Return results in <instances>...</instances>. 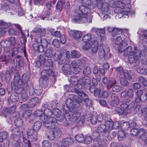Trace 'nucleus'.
<instances>
[{"label":"nucleus","instance_id":"nucleus-49","mask_svg":"<svg viewBox=\"0 0 147 147\" xmlns=\"http://www.w3.org/2000/svg\"><path fill=\"white\" fill-rule=\"evenodd\" d=\"M97 116V121L99 122H102L103 119L105 118H108L109 117V116L108 115L104 114L103 116L102 115V114H100L99 115Z\"/></svg>","mask_w":147,"mask_h":147},{"label":"nucleus","instance_id":"nucleus-46","mask_svg":"<svg viewBox=\"0 0 147 147\" xmlns=\"http://www.w3.org/2000/svg\"><path fill=\"white\" fill-rule=\"evenodd\" d=\"M43 65L45 67H49L50 69L52 68L53 65L52 60L51 59H47Z\"/></svg>","mask_w":147,"mask_h":147},{"label":"nucleus","instance_id":"nucleus-33","mask_svg":"<svg viewBox=\"0 0 147 147\" xmlns=\"http://www.w3.org/2000/svg\"><path fill=\"white\" fill-rule=\"evenodd\" d=\"M54 53V50L50 47L45 51L44 55L47 58H50L53 56Z\"/></svg>","mask_w":147,"mask_h":147},{"label":"nucleus","instance_id":"nucleus-52","mask_svg":"<svg viewBox=\"0 0 147 147\" xmlns=\"http://www.w3.org/2000/svg\"><path fill=\"white\" fill-rule=\"evenodd\" d=\"M53 129L52 130L54 132V133L55 134V136H59L61 134V131L60 129L58 127H55V126L53 127Z\"/></svg>","mask_w":147,"mask_h":147},{"label":"nucleus","instance_id":"nucleus-18","mask_svg":"<svg viewBox=\"0 0 147 147\" xmlns=\"http://www.w3.org/2000/svg\"><path fill=\"white\" fill-rule=\"evenodd\" d=\"M134 95V93L133 90L129 89L123 91L121 94V96L122 98H125L127 97L128 98L125 100V102H129L131 100L130 98H132Z\"/></svg>","mask_w":147,"mask_h":147},{"label":"nucleus","instance_id":"nucleus-14","mask_svg":"<svg viewBox=\"0 0 147 147\" xmlns=\"http://www.w3.org/2000/svg\"><path fill=\"white\" fill-rule=\"evenodd\" d=\"M76 93L78 95L79 98L81 100V101L82 100H83L86 106H90L92 105V100L88 98V96L85 92L82 90L79 89H76Z\"/></svg>","mask_w":147,"mask_h":147},{"label":"nucleus","instance_id":"nucleus-2","mask_svg":"<svg viewBox=\"0 0 147 147\" xmlns=\"http://www.w3.org/2000/svg\"><path fill=\"white\" fill-rule=\"evenodd\" d=\"M18 75L15 76L14 81L11 83V87L13 90H20L26 92L29 88V86L26 83L29 80V77L28 76L24 75L22 79L24 82L22 81Z\"/></svg>","mask_w":147,"mask_h":147},{"label":"nucleus","instance_id":"nucleus-59","mask_svg":"<svg viewBox=\"0 0 147 147\" xmlns=\"http://www.w3.org/2000/svg\"><path fill=\"white\" fill-rule=\"evenodd\" d=\"M45 56L44 55L41 54L39 56V60L43 65H44L46 61Z\"/></svg>","mask_w":147,"mask_h":147},{"label":"nucleus","instance_id":"nucleus-3","mask_svg":"<svg viewBox=\"0 0 147 147\" xmlns=\"http://www.w3.org/2000/svg\"><path fill=\"white\" fill-rule=\"evenodd\" d=\"M71 81L74 85V91L75 93L76 89L82 90V89L84 87L87 89L90 90L91 87V79L88 76L83 77L79 80L76 77L72 76L71 78Z\"/></svg>","mask_w":147,"mask_h":147},{"label":"nucleus","instance_id":"nucleus-19","mask_svg":"<svg viewBox=\"0 0 147 147\" xmlns=\"http://www.w3.org/2000/svg\"><path fill=\"white\" fill-rule=\"evenodd\" d=\"M12 63L13 65L14 66V67L12 68V71L13 70H15V67H17L18 68H20L23 65V61L22 57L20 55H17L13 60Z\"/></svg>","mask_w":147,"mask_h":147},{"label":"nucleus","instance_id":"nucleus-44","mask_svg":"<svg viewBox=\"0 0 147 147\" xmlns=\"http://www.w3.org/2000/svg\"><path fill=\"white\" fill-rule=\"evenodd\" d=\"M91 73V69L88 66H85L84 67L83 70V74L85 76L90 75Z\"/></svg>","mask_w":147,"mask_h":147},{"label":"nucleus","instance_id":"nucleus-63","mask_svg":"<svg viewBox=\"0 0 147 147\" xmlns=\"http://www.w3.org/2000/svg\"><path fill=\"white\" fill-rule=\"evenodd\" d=\"M42 109L41 110H37L34 112V115L37 117H40V119L41 120V117L43 116V113L42 111Z\"/></svg>","mask_w":147,"mask_h":147},{"label":"nucleus","instance_id":"nucleus-48","mask_svg":"<svg viewBox=\"0 0 147 147\" xmlns=\"http://www.w3.org/2000/svg\"><path fill=\"white\" fill-rule=\"evenodd\" d=\"M39 102V100L37 97H34L32 98L30 102V105H31V107H32L34 106L36 104Z\"/></svg>","mask_w":147,"mask_h":147},{"label":"nucleus","instance_id":"nucleus-28","mask_svg":"<svg viewBox=\"0 0 147 147\" xmlns=\"http://www.w3.org/2000/svg\"><path fill=\"white\" fill-rule=\"evenodd\" d=\"M39 43H36L33 45V47L34 49L36 51L40 53L42 52L45 48V47L42 46L41 45L38 44Z\"/></svg>","mask_w":147,"mask_h":147},{"label":"nucleus","instance_id":"nucleus-54","mask_svg":"<svg viewBox=\"0 0 147 147\" xmlns=\"http://www.w3.org/2000/svg\"><path fill=\"white\" fill-rule=\"evenodd\" d=\"M71 56L73 58H77L80 57V54L78 52L73 50L71 52Z\"/></svg>","mask_w":147,"mask_h":147},{"label":"nucleus","instance_id":"nucleus-62","mask_svg":"<svg viewBox=\"0 0 147 147\" xmlns=\"http://www.w3.org/2000/svg\"><path fill=\"white\" fill-rule=\"evenodd\" d=\"M9 40H3L1 41L0 45L1 47L5 48L7 46H9Z\"/></svg>","mask_w":147,"mask_h":147},{"label":"nucleus","instance_id":"nucleus-8","mask_svg":"<svg viewBox=\"0 0 147 147\" xmlns=\"http://www.w3.org/2000/svg\"><path fill=\"white\" fill-rule=\"evenodd\" d=\"M41 77L39 80L40 83L43 87H46L48 84L47 80L49 76H55L57 74V72L54 70L49 69H44L41 72Z\"/></svg>","mask_w":147,"mask_h":147},{"label":"nucleus","instance_id":"nucleus-60","mask_svg":"<svg viewBox=\"0 0 147 147\" xmlns=\"http://www.w3.org/2000/svg\"><path fill=\"white\" fill-rule=\"evenodd\" d=\"M56 136L55 134L54 133V132L51 130L49 132V135L48 136V138L49 140H53L55 139Z\"/></svg>","mask_w":147,"mask_h":147},{"label":"nucleus","instance_id":"nucleus-1","mask_svg":"<svg viewBox=\"0 0 147 147\" xmlns=\"http://www.w3.org/2000/svg\"><path fill=\"white\" fill-rule=\"evenodd\" d=\"M93 2L90 0H84L82 5L78 8L75 10L74 20L80 23L87 22L89 20V23L92 21V16L87 15L90 14L91 9L94 8L96 6L99 9H101L102 13L108 14L111 12L109 5L107 2H103V0H93Z\"/></svg>","mask_w":147,"mask_h":147},{"label":"nucleus","instance_id":"nucleus-53","mask_svg":"<svg viewBox=\"0 0 147 147\" xmlns=\"http://www.w3.org/2000/svg\"><path fill=\"white\" fill-rule=\"evenodd\" d=\"M61 110V111H62L64 114L63 116L65 120L67 121H69L70 119V115L68 113L69 111V112H65V111L63 110V108H62Z\"/></svg>","mask_w":147,"mask_h":147},{"label":"nucleus","instance_id":"nucleus-9","mask_svg":"<svg viewBox=\"0 0 147 147\" xmlns=\"http://www.w3.org/2000/svg\"><path fill=\"white\" fill-rule=\"evenodd\" d=\"M113 3L114 4L112 5V7H115V12L117 13V16L118 15L123 17L124 15H128L130 11L129 9L128 11L127 10V8H124L125 5L124 3L120 1H113Z\"/></svg>","mask_w":147,"mask_h":147},{"label":"nucleus","instance_id":"nucleus-64","mask_svg":"<svg viewBox=\"0 0 147 147\" xmlns=\"http://www.w3.org/2000/svg\"><path fill=\"white\" fill-rule=\"evenodd\" d=\"M138 80L143 83V85L145 86H147V80L141 76L139 78Z\"/></svg>","mask_w":147,"mask_h":147},{"label":"nucleus","instance_id":"nucleus-29","mask_svg":"<svg viewBox=\"0 0 147 147\" xmlns=\"http://www.w3.org/2000/svg\"><path fill=\"white\" fill-rule=\"evenodd\" d=\"M61 143L63 145L66 146H69L73 143V139L71 138H63Z\"/></svg>","mask_w":147,"mask_h":147},{"label":"nucleus","instance_id":"nucleus-16","mask_svg":"<svg viewBox=\"0 0 147 147\" xmlns=\"http://www.w3.org/2000/svg\"><path fill=\"white\" fill-rule=\"evenodd\" d=\"M18 49L17 48H13V51L11 53H9L8 55L9 58L11 59H12L14 55H17L19 52H23L24 54L26 53V47L25 44L23 46L18 45Z\"/></svg>","mask_w":147,"mask_h":147},{"label":"nucleus","instance_id":"nucleus-40","mask_svg":"<svg viewBox=\"0 0 147 147\" xmlns=\"http://www.w3.org/2000/svg\"><path fill=\"white\" fill-rule=\"evenodd\" d=\"M53 111L49 109L46 108L44 109L43 116H45V117H53Z\"/></svg>","mask_w":147,"mask_h":147},{"label":"nucleus","instance_id":"nucleus-41","mask_svg":"<svg viewBox=\"0 0 147 147\" xmlns=\"http://www.w3.org/2000/svg\"><path fill=\"white\" fill-rule=\"evenodd\" d=\"M11 25L10 23L6 22L3 20H0V28L5 29L9 28Z\"/></svg>","mask_w":147,"mask_h":147},{"label":"nucleus","instance_id":"nucleus-34","mask_svg":"<svg viewBox=\"0 0 147 147\" xmlns=\"http://www.w3.org/2000/svg\"><path fill=\"white\" fill-rule=\"evenodd\" d=\"M122 105H123V103L121 105L120 108L116 107L115 108V113L120 115H127V113L125 112V108H122Z\"/></svg>","mask_w":147,"mask_h":147},{"label":"nucleus","instance_id":"nucleus-22","mask_svg":"<svg viewBox=\"0 0 147 147\" xmlns=\"http://www.w3.org/2000/svg\"><path fill=\"white\" fill-rule=\"evenodd\" d=\"M116 71L117 76L119 78H121L125 77L127 78H129V74L127 70H124L121 67H119L117 68L116 69Z\"/></svg>","mask_w":147,"mask_h":147},{"label":"nucleus","instance_id":"nucleus-24","mask_svg":"<svg viewBox=\"0 0 147 147\" xmlns=\"http://www.w3.org/2000/svg\"><path fill=\"white\" fill-rule=\"evenodd\" d=\"M69 34L70 36L73 37L78 42H80V38L82 36L81 32L76 30H71L70 31Z\"/></svg>","mask_w":147,"mask_h":147},{"label":"nucleus","instance_id":"nucleus-61","mask_svg":"<svg viewBox=\"0 0 147 147\" xmlns=\"http://www.w3.org/2000/svg\"><path fill=\"white\" fill-rule=\"evenodd\" d=\"M61 112L58 109H56L54 110L53 112V114L54 116H55L57 118L60 117L61 115Z\"/></svg>","mask_w":147,"mask_h":147},{"label":"nucleus","instance_id":"nucleus-21","mask_svg":"<svg viewBox=\"0 0 147 147\" xmlns=\"http://www.w3.org/2000/svg\"><path fill=\"white\" fill-rule=\"evenodd\" d=\"M104 120L105 121L104 125L106 129L105 134L106 135H109L110 131L112 129L113 121L109 119V117L107 118H105Z\"/></svg>","mask_w":147,"mask_h":147},{"label":"nucleus","instance_id":"nucleus-47","mask_svg":"<svg viewBox=\"0 0 147 147\" xmlns=\"http://www.w3.org/2000/svg\"><path fill=\"white\" fill-rule=\"evenodd\" d=\"M9 46H14L16 45L17 44L16 40L14 37H10L9 38L8 40Z\"/></svg>","mask_w":147,"mask_h":147},{"label":"nucleus","instance_id":"nucleus-36","mask_svg":"<svg viewBox=\"0 0 147 147\" xmlns=\"http://www.w3.org/2000/svg\"><path fill=\"white\" fill-rule=\"evenodd\" d=\"M81 113L77 110L74 111L72 116L71 120L73 121H75L78 120L80 117Z\"/></svg>","mask_w":147,"mask_h":147},{"label":"nucleus","instance_id":"nucleus-4","mask_svg":"<svg viewBox=\"0 0 147 147\" xmlns=\"http://www.w3.org/2000/svg\"><path fill=\"white\" fill-rule=\"evenodd\" d=\"M125 48L123 51H124V56L129 55L128 58V62L131 64L133 63L135 61H137L138 65L139 64V59L141 57V51L137 47L135 46L134 49H133L132 47L129 46L127 48Z\"/></svg>","mask_w":147,"mask_h":147},{"label":"nucleus","instance_id":"nucleus-27","mask_svg":"<svg viewBox=\"0 0 147 147\" xmlns=\"http://www.w3.org/2000/svg\"><path fill=\"white\" fill-rule=\"evenodd\" d=\"M123 104V105H122V108H125V112L127 113V114L130 113L131 111V109L135 106L134 102L133 101L131 102L128 105L125 103Z\"/></svg>","mask_w":147,"mask_h":147},{"label":"nucleus","instance_id":"nucleus-57","mask_svg":"<svg viewBox=\"0 0 147 147\" xmlns=\"http://www.w3.org/2000/svg\"><path fill=\"white\" fill-rule=\"evenodd\" d=\"M131 134L133 136H136L138 134H140V129L138 130L136 128H133L130 131Z\"/></svg>","mask_w":147,"mask_h":147},{"label":"nucleus","instance_id":"nucleus-43","mask_svg":"<svg viewBox=\"0 0 147 147\" xmlns=\"http://www.w3.org/2000/svg\"><path fill=\"white\" fill-rule=\"evenodd\" d=\"M136 70L137 72L141 74H146L147 73V71L146 70L144 69V68H140L138 67V65L140 64V63L139 62V64L138 65V64L137 63V61H136Z\"/></svg>","mask_w":147,"mask_h":147},{"label":"nucleus","instance_id":"nucleus-51","mask_svg":"<svg viewBox=\"0 0 147 147\" xmlns=\"http://www.w3.org/2000/svg\"><path fill=\"white\" fill-rule=\"evenodd\" d=\"M14 123L16 126L20 127L23 125V121L20 118H18L15 120Z\"/></svg>","mask_w":147,"mask_h":147},{"label":"nucleus","instance_id":"nucleus-17","mask_svg":"<svg viewBox=\"0 0 147 147\" xmlns=\"http://www.w3.org/2000/svg\"><path fill=\"white\" fill-rule=\"evenodd\" d=\"M136 94L137 96L135 99V101L136 103H140L141 102H144L147 100L146 94L143 93L142 90L137 91Z\"/></svg>","mask_w":147,"mask_h":147},{"label":"nucleus","instance_id":"nucleus-6","mask_svg":"<svg viewBox=\"0 0 147 147\" xmlns=\"http://www.w3.org/2000/svg\"><path fill=\"white\" fill-rule=\"evenodd\" d=\"M45 29L36 28L31 32V35L34 36L35 40L37 43L41 44V45L46 49L48 47V42L47 40L45 38H42L40 35L44 36L45 35Z\"/></svg>","mask_w":147,"mask_h":147},{"label":"nucleus","instance_id":"nucleus-55","mask_svg":"<svg viewBox=\"0 0 147 147\" xmlns=\"http://www.w3.org/2000/svg\"><path fill=\"white\" fill-rule=\"evenodd\" d=\"M42 92V88L38 86H35V94L37 95H40Z\"/></svg>","mask_w":147,"mask_h":147},{"label":"nucleus","instance_id":"nucleus-42","mask_svg":"<svg viewBox=\"0 0 147 147\" xmlns=\"http://www.w3.org/2000/svg\"><path fill=\"white\" fill-rule=\"evenodd\" d=\"M129 78H127L125 77H123L121 78H121V85L123 86H127L128 84V82L127 81V80H130V77L129 75Z\"/></svg>","mask_w":147,"mask_h":147},{"label":"nucleus","instance_id":"nucleus-13","mask_svg":"<svg viewBox=\"0 0 147 147\" xmlns=\"http://www.w3.org/2000/svg\"><path fill=\"white\" fill-rule=\"evenodd\" d=\"M110 48L107 46H104L102 49H99L98 52V55L99 58H104L105 60L108 59L110 58L111 54L109 53Z\"/></svg>","mask_w":147,"mask_h":147},{"label":"nucleus","instance_id":"nucleus-26","mask_svg":"<svg viewBox=\"0 0 147 147\" xmlns=\"http://www.w3.org/2000/svg\"><path fill=\"white\" fill-rule=\"evenodd\" d=\"M22 139L24 138L28 139V137L32 136L34 134H37L36 131L32 129H28L27 131H22Z\"/></svg>","mask_w":147,"mask_h":147},{"label":"nucleus","instance_id":"nucleus-23","mask_svg":"<svg viewBox=\"0 0 147 147\" xmlns=\"http://www.w3.org/2000/svg\"><path fill=\"white\" fill-rule=\"evenodd\" d=\"M11 137L14 138V140H17L16 139L18 138L20 141V137H22V136H21L20 129L18 128H15L11 130Z\"/></svg>","mask_w":147,"mask_h":147},{"label":"nucleus","instance_id":"nucleus-45","mask_svg":"<svg viewBox=\"0 0 147 147\" xmlns=\"http://www.w3.org/2000/svg\"><path fill=\"white\" fill-rule=\"evenodd\" d=\"M10 98L11 101L13 103L17 102L19 99L18 95V94H12L10 96Z\"/></svg>","mask_w":147,"mask_h":147},{"label":"nucleus","instance_id":"nucleus-25","mask_svg":"<svg viewBox=\"0 0 147 147\" xmlns=\"http://www.w3.org/2000/svg\"><path fill=\"white\" fill-rule=\"evenodd\" d=\"M111 98V100L110 102V104L111 106L114 107L119 105V98L116 94H112Z\"/></svg>","mask_w":147,"mask_h":147},{"label":"nucleus","instance_id":"nucleus-11","mask_svg":"<svg viewBox=\"0 0 147 147\" xmlns=\"http://www.w3.org/2000/svg\"><path fill=\"white\" fill-rule=\"evenodd\" d=\"M106 130L105 125L103 124L99 125L97 127L96 131L93 133V136L95 139L97 140L102 138V137L103 138H106L109 135H106L105 134Z\"/></svg>","mask_w":147,"mask_h":147},{"label":"nucleus","instance_id":"nucleus-12","mask_svg":"<svg viewBox=\"0 0 147 147\" xmlns=\"http://www.w3.org/2000/svg\"><path fill=\"white\" fill-rule=\"evenodd\" d=\"M41 120L45 127L48 129H53L57 122L56 119L53 117H45V116H42L41 117Z\"/></svg>","mask_w":147,"mask_h":147},{"label":"nucleus","instance_id":"nucleus-32","mask_svg":"<svg viewBox=\"0 0 147 147\" xmlns=\"http://www.w3.org/2000/svg\"><path fill=\"white\" fill-rule=\"evenodd\" d=\"M124 30H127V29H119L116 28H113L112 27H109L108 28V30L109 32H112L113 34H116L118 32L121 33Z\"/></svg>","mask_w":147,"mask_h":147},{"label":"nucleus","instance_id":"nucleus-31","mask_svg":"<svg viewBox=\"0 0 147 147\" xmlns=\"http://www.w3.org/2000/svg\"><path fill=\"white\" fill-rule=\"evenodd\" d=\"M20 143H22L23 147H32L31 146L29 140L25 138L22 139V137H20Z\"/></svg>","mask_w":147,"mask_h":147},{"label":"nucleus","instance_id":"nucleus-50","mask_svg":"<svg viewBox=\"0 0 147 147\" xmlns=\"http://www.w3.org/2000/svg\"><path fill=\"white\" fill-rule=\"evenodd\" d=\"M75 139L78 142H82L84 140V138L82 134H78L76 135L75 137Z\"/></svg>","mask_w":147,"mask_h":147},{"label":"nucleus","instance_id":"nucleus-35","mask_svg":"<svg viewBox=\"0 0 147 147\" xmlns=\"http://www.w3.org/2000/svg\"><path fill=\"white\" fill-rule=\"evenodd\" d=\"M62 69L64 73L67 74H70L72 71L69 65L67 64H65L63 65Z\"/></svg>","mask_w":147,"mask_h":147},{"label":"nucleus","instance_id":"nucleus-30","mask_svg":"<svg viewBox=\"0 0 147 147\" xmlns=\"http://www.w3.org/2000/svg\"><path fill=\"white\" fill-rule=\"evenodd\" d=\"M140 136L139 138L142 140L145 141V143L147 144V132H145L143 129H140Z\"/></svg>","mask_w":147,"mask_h":147},{"label":"nucleus","instance_id":"nucleus-20","mask_svg":"<svg viewBox=\"0 0 147 147\" xmlns=\"http://www.w3.org/2000/svg\"><path fill=\"white\" fill-rule=\"evenodd\" d=\"M53 58L55 60L58 61V63L59 64H64L66 60L65 58H63L61 53L58 50L55 52Z\"/></svg>","mask_w":147,"mask_h":147},{"label":"nucleus","instance_id":"nucleus-58","mask_svg":"<svg viewBox=\"0 0 147 147\" xmlns=\"http://www.w3.org/2000/svg\"><path fill=\"white\" fill-rule=\"evenodd\" d=\"M85 42V44L83 46V48L84 50H88L91 47L92 43L90 42Z\"/></svg>","mask_w":147,"mask_h":147},{"label":"nucleus","instance_id":"nucleus-5","mask_svg":"<svg viewBox=\"0 0 147 147\" xmlns=\"http://www.w3.org/2000/svg\"><path fill=\"white\" fill-rule=\"evenodd\" d=\"M81 100L79 98L78 95L69 94V97L66 100V105H64L62 108L65 112H69L70 108L73 109L79 107Z\"/></svg>","mask_w":147,"mask_h":147},{"label":"nucleus","instance_id":"nucleus-37","mask_svg":"<svg viewBox=\"0 0 147 147\" xmlns=\"http://www.w3.org/2000/svg\"><path fill=\"white\" fill-rule=\"evenodd\" d=\"M97 37L92 38V36L90 34H88L83 36L82 40L84 42H91L92 39L96 38Z\"/></svg>","mask_w":147,"mask_h":147},{"label":"nucleus","instance_id":"nucleus-56","mask_svg":"<svg viewBox=\"0 0 147 147\" xmlns=\"http://www.w3.org/2000/svg\"><path fill=\"white\" fill-rule=\"evenodd\" d=\"M42 147H51V143L48 140H45L42 142Z\"/></svg>","mask_w":147,"mask_h":147},{"label":"nucleus","instance_id":"nucleus-38","mask_svg":"<svg viewBox=\"0 0 147 147\" xmlns=\"http://www.w3.org/2000/svg\"><path fill=\"white\" fill-rule=\"evenodd\" d=\"M82 64V61L81 60H76L73 61L71 63L72 67H80Z\"/></svg>","mask_w":147,"mask_h":147},{"label":"nucleus","instance_id":"nucleus-10","mask_svg":"<svg viewBox=\"0 0 147 147\" xmlns=\"http://www.w3.org/2000/svg\"><path fill=\"white\" fill-rule=\"evenodd\" d=\"M115 36L113 35V38L115 39V43L116 44L119 45L118 51L119 52L121 53L124 51L125 48L128 45V43L125 40V37L123 35L119 36L117 34Z\"/></svg>","mask_w":147,"mask_h":147},{"label":"nucleus","instance_id":"nucleus-7","mask_svg":"<svg viewBox=\"0 0 147 147\" xmlns=\"http://www.w3.org/2000/svg\"><path fill=\"white\" fill-rule=\"evenodd\" d=\"M102 82L108 90H111L113 92H118L122 90L121 87L118 85L116 80L113 78L107 79L105 77L103 78Z\"/></svg>","mask_w":147,"mask_h":147},{"label":"nucleus","instance_id":"nucleus-15","mask_svg":"<svg viewBox=\"0 0 147 147\" xmlns=\"http://www.w3.org/2000/svg\"><path fill=\"white\" fill-rule=\"evenodd\" d=\"M102 41L100 37L93 38L92 40L91 52L93 53H95L97 51L98 45H101Z\"/></svg>","mask_w":147,"mask_h":147},{"label":"nucleus","instance_id":"nucleus-39","mask_svg":"<svg viewBox=\"0 0 147 147\" xmlns=\"http://www.w3.org/2000/svg\"><path fill=\"white\" fill-rule=\"evenodd\" d=\"M42 125V123L40 121H36L34 123L32 127L33 129L36 131L38 130L41 128Z\"/></svg>","mask_w":147,"mask_h":147}]
</instances>
